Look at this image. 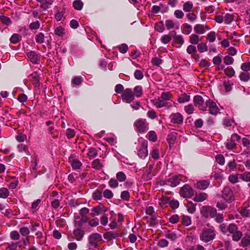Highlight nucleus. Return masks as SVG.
Here are the masks:
<instances>
[{
    "label": "nucleus",
    "instance_id": "c756f323",
    "mask_svg": "<svg viewBox=\"0 0 250 250\" xmlns=\"http://www.w3.org/2000/svg\"><path fill=\"white\" fill-rule=\"evenodd\" d=\"M146 138L150 141L155 142L157 139V136L155 131H150L146 135Z\"/></svg>",
    "mask_w": 250,
    "mask_h": 250
},
{
    "label": "nucleus",
    "instance_id": "0eeeda50",
    "mask_svg": "<svg viewBox=\"0 0 250 250\" xmlns=\"http://www.w3.org/2000/svg\"><path fill=\"white\" fill-rule=\"evenodd\" d=\"M216 209L211 207L204 206L202 207L201 213L206 218H213L216 215Z\"/></svg>",
    "mask_w": 250,
    "mask_h": 250
},
{
    "label": "nucleus",
    "instance_id": "f3484780",
    "mask_svg": "<svg viewBox=\"0 0 250 250\" xmlns=\"http://www.w3.org/2000/svg\"><path fill=\"white\" fill-rule=\"evenodd\" d=\"M68 161L74 169H80L82 166L81 162L77 159H75L73 157H69Z\"/></svg>",
    "mask_w": 250,
    "mask_h": 250
},
{
    "label": "nucleus",
    "instance_id": "a19ab883",
    "mask_svg": "<svg viewBox=\"0 0 250 250\" xmlns=\"http://www.w3.org/2000/svg\"><path fill=\"white\" fill-rule=\"evenodd\" d=\"M239 77L242 81L248 82L250 79V74L247 72H241Z\"/></svg>",
    "mask_w": 250,
    "mask_h": 250
},
{
    "label": "nucleus",
    "instance_id": "f03ea898",
    "mask_svg": "<svg viewBox=\"0 0 250 250\" xmlns=\"http://www.w3.org/2000/svg\"><path fill=\"white\" fill-rule=\"evenodd\" d=\"M187 177L183 175L173 176L161 182V185H167L175 187L179 184L180 181L185 182L187 181Z\"/></svg>",
    "mask_w": 250,
    "mask_h": 250
},
{
    "label": "nucleus",
    "instance_id": "e2e57ef3",
    "mask_svg": "<svg viewBox=\"0 0 250 250\" xmlns=\"http://www.w3.org/2000/svg\"><path fill=\"white\" fill-rule=\"evenodd\" d=\"M130 198V194L128 191L124 190L121 192V198L124 200L128 201Z\"/></svg>",
    "mask_w": 250,
    "mask_h": 250
},
{
    "label": "nucleus",
    "instance_id": "72a5a7b5",
    "mask_svg": "<svg viewBox=\"0 0 250 250\" xmlns=\"http://www.w3.org/2000/svg\"><path fill=\"white\" fill-rule=\"evenodd\" d=\"M187 210L190 213H193L196 210V204L192 202L188 201L187 205Z\"/></svg>",
    "mask_w": 250,
    "mask_h": 250
},
{
    "label": "nucleus",
    "instance_id": "de8ad7c7",
    "mask_svg": "<svg viewBox=\"0 0 250 250\" xmlns=\"http://www.w3.org/2000/svg\"><path fill=\"white\" fill-rule=\"evenodd\" d=\"M36 42L39 43H42L44 42V34L41 32L38 34L35 38Z\"/></svg>",
    "mask_w": 250,
    "mask_h": 250
},
{
    "label": "nucleus",
    "instance_id": "774afa93",
    "mask_svg": "<svg viewBox=\"0 0 250 250\" xmlns=\"http://www.w3.org/2000/svg\"><path fill=\"white\" fill-rule=\"evenodd\" d=\"M241 69L245 72L250 70V62L242 63L241 65Z\"/></svg>",
    "mask_w": 250,
    "mask_h": 250
},
{
    "label": "nucleus",
    "instance_id": "58836bf2",
    "mask_svg": "<svg viewBox=\"0 0 250 250\" xmlns=\"http://www.w3.org/2000/svg\"><path fill=\"white\" fill-rule=\"evenodd\" d=\"M225 74L229 78L233 77L235 74V71L231 67H227L224 69Z\"/></svg>",
    "mask_w": 250,
    "mask_h": 250
},
{
    "label": "nucleus",
    "instance_id": "ea45409f",
    "mask_svg": "<svg viewBox=\"0 0 250 250\" xmlns=\"http://www.w3.org/2000/svg\"><path fill=\"white\" fill-rule=\"evenodd\" d=\"M83 3L80 0H75L73 3L74 8L77 10H81L83 7Z\"/></svg>",
    "mask_w": 250,
    "mask_h": 250
},
{
    "label": "nucleus",
    "instance_id": "c03bdc74",
    "mask_svg": "<svg viewBox=\"0 0 250 250\" xmlns=\"http://www.w3.org/2000/svg\"><path fill=\"white\" fill-rule=\"evenodd\" d=\"M102 208L100 206H96L94 207L92 209V211L93 212L91 213V216L93 217L95 215H99L102 211Z\"/></svg>",
    "mask_w": 250,
    "mask_h": 250
},
{
    "label": "nucleus",
    "instance_id": "69168bd1",
    "mask_svg": "<svg viewBox=\"0 0 250 250\" xmlns=\"http://www.w3.org/2000/svg\"><path fill=\"white\" fill-rule=\"evenodd\" d=\"M238 174L236 175H231L229 177V180L230 182L232 183H236L238 182V179H239V177L238 176Z\"/></svg>",
    "mask_w": 250,
    "mask_h": 250
},
{
    "label": "nucleus",
    "instance_id": "7c9ffc66",
    "mask_svg": "<svg viewBox=\"0 0 250 250\" xmlns=\"http://www.w3.org/2000/svg\"><path fill=\"white\" fill-rule=\"evenodd\" d=\"M21 40V36L18 34H14L10 38V41L12 43H17Z\"/></svg>",
    "mask_w": 250,
    "mask_h": 250
},
{
    "label": "nucleus",
    "instance_id": "5fc2aeb1",
    "mask_svg": "<svg viewBox=\"0 0 250 250\" xmlns=\"http://www.w3.org/2000/svg\"><path fill=\"white\" fill-rule=\"evenodd\" d=\"M10 238L13 240H18L20 239V235L19 232L16 230L12 231L10 234Z\"/></svg>",
    "mask_w": 250,
    "mask_h": 250
},
{
    "label": "nucleus",
    "instance_id": "49530a36",
    "mask_svg": "<svg viewBox=\"0 0 250 250\" xmlns=\"http://www.w3.org/2000/svg\"><path fill=\"white\" fill-rule=\"evenodd\" d=\"M184 110L188 114L190 115L194 112L195 109L192 104H189L185 106Z\"/></svg>",
    "mask_w": 250,
    "mask_h": 250
},
{
    "label": "nucleus",
    "instance_id": "423d86ee",
    "mask_svg": "<svg viewBox=\"0 0 250 250\" xmlns=\"http://www.w3.org/2000/svg\"><path fill=\"white\" fill-rule=\"evenodd\" d=\"M194 190L188 185L183 186L180 190V194L184 198H190L194 194Z\"/></svg>",
    "mask_w": 250,
    "mask_h": 250
},
{
    "label": "nucleus",
    "instance_id": "79ce46f5",
    "mask_svg": "<svg viewBox=\"0 0 250 250\" xmlns=\"http://www.w3.org/2000/svg\"><path fill=\"white\" fill-rule=\"evenodd\" d=\"M182 224L186 226H189L191 223V218L189 216L183 215L182 217Z\"/></svg>",
    "mask_w": 250,
    "mask_h": 250
},
{
    "label": "nucleus",
    "instance_id": "680f3d73",
    "mask_svg": "<svg viewBox=\"0 0 250 250\" xmlns=\"http://www.w3.org/2000/svg\"><path fill=\"white\" fill-rule=\"evenodd\" d=\"M225 22L226 24H229L233 20V17L230 14H226L224 17Z\"/></svg>",
    "mask_w": 250,
    "mask_h": 250
},
{
    "label": "nucleus",
    "instance_id": "338daca9",
    "mask_svg": "<svg viewBox=\"0 0 250 250\" xmlns=\"http://www.w3.org/2000/svg\"><path fill=\"white\" fill-rule=\"evenodd\" d=\"M88 225L92 227H96L99 225V220L98 218H95L91 220H88Z\"/></svg>",
    "mask_w": 250,
    "mask_h": 250
},
{
    "label": "nucleus",
    "instance_id": "5701e85b",
    "mask_svg": "<svg viewBox=\"0 0 250 250\" xmlns=\"http://www.w3.org/2000/svg\"><path fill=\"white\" fill-rule=\"evenodd\" d=\"M27 56L30 61L33 63H37L39 60L37 54L33 51L29 52L27 54Z\"/></svg>",
    "mask_w": 250,
    "mask_h": 250
},
{
    "label": "nucleus",
    "instance_id": "4468645a",
    "mask_svg": "<svg viewBox=\"0 0 250 250\" xmlns=\"http://www.w3.org/2000/svg\"><path fill=\"white\" fill-rule=\"evenodd\" d=\"M75 239L78 241L82 240L84 235V231L81 228L77 227L73 231Z\"/></svg>",
    "mask_w": 250,
    "mask_h": 250
},
{
    "label": "nucleus",
    "instance_id": "8fccbe9b",
    "mask_svg": "<svg viewBox=\"0 0 250 250\" xmlns=\"http://www.w3.org/2000/svg\"><path fill=\"white\" fill-rule=\"evenodd\" d=\"M241 246L246 247L250 245V236L244 237L241 240Z\"/></svg>",
    "mask_w": 250,
    "mask_h": 250
},
{
    "label": "nucleus",
    "instance_id": "c85d7f7f",
    "mask_svg": "<svg viewBox=\"0 0 250 250\" xmlns=\"http://www.w3.org/2000/svg\"><path fill=\"white\" fill-rule=\"evenodd\" d=\"M248 207L243 206L239 210L242 216L247 217L250 216V210L248 209Z\"/></svg>",
    "mask_w": 250,
    "mask_h": 250
},
{
    "label": "nucleus",
    "instance_id": "7ed1b4c3",
    "mask_svg": "<svg viewBox=\"0 0 250 250\" xmlns=\"http://www.w3.org/2000/svg\"><path fill=\"white\" fill-rule=\"evenodd\" d=\"M214 228L213 227H205L200 235V239L204 242H208L214 239Z\"/></svg>",
    "mask_w": 250,
    "mask_h": 250
},
{
    "label": "nucleus",
    "instance_id": "a878e982",
    "mask_svg": "<svg viewBox=\"0 0 250 250\" xmlns=\"http://www.w3.org/2000/svg\"><path fill=\"white\" fill-rule=\"evenodd\" d=\"M91 165L92 167L96 170H101L103 167V164L99 159H95L92 162Z\"/></svg>",
    "mask_w": 250,
    "mask_h": 250
},
{
    "label": "nucleus",
    "instance_id": "393cba45",
    "mask_svg": "<svg viewBox=\"0 0 250 250\" xmlns=\"http://www.w3.org/2000/svg\"><path fill=\"white\" fill-rule=\"evenodd\" d=\"M98 155V150L96 148L90 147L88 149L87 155L89 159L96 157Z\"/></svg>",
    "mask_w": 250,
    "mask_h": 250
},
{
    "label": "nucleus",
    "instance_id": "09e8293b",
    "mask_svg": "<svg viewBox=\"0 0 250 250\" xmlns=\"http://www.w3.org/2000/svg\"><path fill=\"white\" fill-rule=\"evenodd\" d=\"M38 163V159L36 156H34L32 157L31 161V167L33 171L37 170V166Z\"/></svg>",
    "mask_w": 250,
    "mask_h": 250
},
{
    "label": "nucleus",
    "instance_id": "473e14b6",
    "mask_svg": "<svg viewBox=\"0 0 250 250\" xmlns=\"http://www.w3.org/2000/svg\"><path fill=\"white\" fill-rule=\"evenodd\" d=\"M193 3L190 1H187L183 4V10L186 12H189L193 8Z\"/></svg>",
    "mask_w": 250,
    "mask_h": 250
},
{
    "label": "nucleus",
    "instance_id": "13d9d810",
    "mask_svg": "<svg viewBox=\"0 0 250 250\" xmlns=\"http://www.w3.org/2000/svg\"><path fill=\"white\" fill-rule=\"evenodd\" d=\"M237 226L234 224H230L228 226V232H230V233H234L236 231H237Z\"/></svg>",
    "mask_w": 250,
    "mask_h": 250
},
{
    "label": "nucleus",
    "instance_id": "20e7f679",
    "mask_svg": "<svg viewBox=\"0 0 250 250\" xmlns=\"http://www.w3.org/2000/svg\"><path fill=\"white\" fill-rule=\"evenodd\" d=\"M135 130L140 133H144L148 129V124L146 119H139L134 123Z\"/></svg>",
    "mask_w": 250,
    "mask_h": 250
},
{
    "label": "nucleus",
    "instance_id": "b1692460",
    "mask_svg": "<svg viewBox=\"0 0 250 250\" xmlns=\"http://www.w3.org/2000/svg\"><path fill=\"white\" fill-rule=\"evenodd\" d=\"M181 30L183 34L188 35L191 32L192 26L188 23H184L181 27Z\"/></svg>",
    "mask_w": 250,
    "mask_h": 250
},
{
    "label": "nucleus",
    "instance_id": "bb28decb",
    "mask_svg": "<svg viewBox=\"0 0 250 250\" xmlns=\"http://www.w3.org/2000/svg\"><path fill=\"white\" fill-rule=\"evenodd\" d=\"M200 40L199 36L196 34H192L189 36V42L192 44H198Z\"/></svg>",
    "mask_w": 250,
    "mask_h": 250
},
{
    "label": "nucleus",
    "instance_id": "f8f14e48",
    "mask_svg": "<svg viewBox=\"0 0 250 250\" xmlns=\"http://www.w3.org/2000/svg\"><path fill=\"white\" fill-rule=\"evenodd\" d=\"M207 108L208 107L209 113L211 115H216L219 112V109L216 103L210 100L206 102Z\"/></svg>",
    "mask_w": 250,
    "mask_h": 250
},
{
    "label": "nucleus",
    "instance_id": "c9c22d12",
    "mask_svg": "<svg viewBox=\"0 0 250 250\" xmlns=\"http://www.w3.org/2000/svg\"><path fill=\"white\" fill-rule=\"evenodd\" d=\"M165 237L171 241H175L177 238V234L171 231H167L165 234Z\"/></svg>",
    "mask_w": 250,
    "mask_h": 250
},
{
    "label": "nucleus",
    "instance_id": "ddd939ff",
    "mask_svg": "<svg viewBox=\"0 0 250 250\" xmlns=\"http://www.w3.org/2000/svg\"><path fill=\"white\" fill-rule=\"evenodd\" d=\"M169 118L171 123L174 124H181L183 122V117L180 113L171 114Z\"/></svg>",
    "mask_w": 250,
    "mask_h": 250
},
{
    "label": "nucleus",
    "instance_id": "1a4fd4ad",
    "mask_svg": "<svg viewBox=\"0 0 250 250\" xmlns=\"http://www.w3.org/2000/svg\"><path fill=\"white\" fill-rule=\"evenodd\" d=\"M102 240L101 235L97 233H94L90 235L88 237L89 245L95 248H98V243Z\"/></svg>",
    "mask_w": 250,
    "mask_h": 250
},
{
    "label": "nucleus",
    "instance_id": "aec40b11",
    "mask_svg": "<svg viewBox=\"0 0 250 250\" xmlns=\"http://www.w3.org/2000/svg\"><path fill=\"white\" fill-rule=\"evenodd\" d=\"M173 40L174 43L178 45V46H175L178 48H180L184 43V40L181 35H175L173 36Z\"/></svg>",
    "mask_w": 250,
    "mask_h": 250
},
{
    "label": "nucleus",
    "instance_id": "bf43d9fd",
    "mask_svg": "<svg viewBox=\"0 0 250 250\" xmlns=\"http://www.w3.org/2000/svg\"><path fill=\"white\" fill-rule=\"evenodd\" d=\"M82 82V78L80 77H75L74 78L71 82L72 84L73 85H80Z\"/></svg>",
    "mask_w": 250,
    "mask_h": 250
},
{
    "label": "nucleus",
    "instance_id": "cd10ccee",
    "mask_svg": "<svg viewBox=\"0 0 250 250\" xmlns=\"http://www.w3.org/2000/svg\"><path fill=\"white\" fill-rule=\"evenodd\" d=\"M190 99V97L189 95H187L186 93L183 94L181 95L178 99V102L179 103L182 104L186 102H188L189 101Z\"/></svg>",
    "mask_w": 250,
    "mask_h": 250
},
{
    "label": "nucleus",
    "instance_id": "dca6fc26",
    "mask_svg": "<svg viewBox=\"0 0 250 250\" xmlns=\"http://www.w3.org/2000/svg\"><path fill=\"white\" fill-rule=\"evenodd\" d=\"M209 28L207 25L204 24H197L194 26V31L197 34H204L206 30H209Z\"/></svg>",
    "mask_w": 250,
    "mask_h": 250
},
{
    "label": "nucleus",
    "instance_id": "f704fd0d",
    "mask_svg": "<svg viewBox=\"0 0 250 250\" xmlns=\"http://www.w3.org/2000/svg\"><path fill=\"white\" fill-rule=\"evenodd\" d=\"M17 148L20 152H24L27 155H29L27 146L21 144L18 146Z\"/></svg>",
    "mask_w": 250,
    "mask_h": 250
},
{
    "label": "nucleus",
    "instance_id": "39448f33",
    "mask_svg": "<svg viewBox=\"0 0 250 250\" xmlns=\"http://www.w3.org/2000/svg\"><path fill=\"white\" fill-rule=\"evenodd\" d=\"M147 141L143 140L138 146L137 155L141 159H145L148 155Z\"/></svg>",
    "mask_w": 250,
    "mask_h": 250
},
{
    "label": "nucleus",
    "instance_id": "603ef678",
    "mask_svg": "<svg viewBox=\"0 0 250 250\" xmlns=\"http://www.w3.org/2000/svg\"><path fill=\"white\" fill-rule=\"evenodd\" d=\"M0 20L2 23L6 25H9L11 23L10 19L5 16L2 15L0 16Z\"/></svg>",
    "mask_w": 250,
    "mask_h": 250
},
{
    "label": "nucleus",
    "instance_id": "0e129e2a",
    "mask_svg": "<svg viewBox=\"0 0 250 250\" xmlns=\"http://www.w3.org/2000/svg\"><path fill=\"white\" fill-rule=\"evenodd\" d=\"M103 196L105 198L111 199L113 196V193L110 190L106 189L104 191Z\"/></svg>",
    "mask_w": 250,
    "mask_h": 250
},
{
    "label": "nucleus",
    "instance_id": "4be33fe9",
    "mask_svg": "<svg viewBox=\"0 0 250 250\" xmlns=\"http://www.w3.org/2000/svg\"><path fill=\"white\" fill-rule=\"evenodd\" d=\"M119 236V234L114 231L106 232L104 234V238L105 239L111 240L113 239H115Z\"/></svg>",
    "mask_w": 250,
    "mask_h": 250
},
{
    "label": "nucleus",
    "instance_id": "f257e3e1",
    "mask_svg": "<svg viewBox=\"0 0 250 250\" xmlns=\"http://www.w3.org/2000/svg\"><path fill=\"white\" fill-rule=\"evenodd\" d=\"M172 98V95L170 92H163L160 97L151 100V103L157 108L165 107L168 109L172 107L171 103L168 102L171 100Z\"/></svg>",
    "mask_w": 250,
    "mask_h": 250
},
{
    "label": "nucleus",
    "instance_id": "a211bd4d",
    "mask_svg": "<svg viewBox=\"0 0 250 250\" xmlns=\"http://www.w3.org/2000/svg\"><path fill=\"white\" fill-rule=\"evenodd\" d=\"M208 195L207 193L204 192H201L199 193H196L193 200L197 202H201L207 199Z\"/></svg>",
    "mask_w": 250,
    "mask_h": 250
},
{
    "label": "nucleus",
    "instance_id": "2eb2a0df",
    "mask_svg": "<svg viewBox=\"0 0 250 250\" xmlns=\"http://www.w3.org/2000/svg\"><path fill=\"white\" fill-rule=\"evenodd\" d=\"M88 221V218L87 217H75V219L74 220V225L76 227L81 228L83 227V224Z\"/></svg>",
    "mask_w": 250,
    "mask_h": 250
},
{
    "label": "nucleus",
    "instance_id": "6e6552de",
    "mask_svg": "<svg viewBox=\"0 0 250 250\" xmlns=\"http://www.w3.org/2000/svg\"><path fill=\"white\" fill-rule=\"evenodd\" d=\"M222 198L228 203H231L234 200V197L232 191L229 187L224 188L222 194Z\"/></svg>",
    "mask_w": 250,
    "mask_h": 250
},
{
    "label": "nucleus",
    "instance_id": "6ab92c4d",
    "mask_svg": "<svg viewBox=\"0 0 250 250\" xmlns=\"http://www.w3.org/2000/svg\"><path fill=\"white\" fill-rule=\"evenodd\" d=\"M209 183L208 180H201L196 183L195 187L200 189H206L208 187Z\"/></svg>",
    "mask_w": 250,
    "mask_h": 250
},
{
    "label": "nucleus",
    "instance_id": "4c0bfd02",
    "mask_svg": "<svg viewBox=\"0 0 250 250\" xmlns=\"http://www.w3.org/2000/svg\"><path fill=\"white\" fill-rule=\"evenodd\" d=\"M238 176L240 179L245 182L250 181V172H245L243 174H238Z\"/></svg>",
    "mask_w": 250,
    "mask_h": 250
},
{
    "label": "nucleus",
    "instance_id": "052dcab7",
    "mask_svg": "<svg viewBox=\"0 0 250 250\" xmlns=\"http://www.w3.org/2000/svg\"><path fill=\"white\" fill-rule=\"evenodd\" d=\"M40 23L38 21L31 22L29 25V27L31 30L38 29L40 28Z\"/></svg>",
    "mask_w": 250,
    "mask_h": 250
},
{
    "label": "nucleus",
    "instance_id": "4d7b16f0",
    "mask_svg": "<svg viewBox=\"0 0 250 250\" xmlns=\"http://www.w3.org/2000/svg\"><path fill=\"white\" fill-rule=\"evenodd\" d=\"M155 29L159 32H162L164 30L163 22L160 21L156 23L155 25Z\"/></svg>",
    "mask_w": 250,
    "mask_h": 250
},
{
    "label": "nucleus",
    "instance_id": "3c124183",
    "mask_svg": "<svg viewBox=\"0 0 250 250\" xmlns=\"http://www.w3.org/2000/svg\"><path fill=\"white\" fill-rule=\"evenodd\" d=\"M116 178L119 182H122L126 179V175L123 172H118L116 174Z\"/></svg>",
    "mask_w": 250,
    "mask_h": 250
},
{
    "label": "nucleus",
    "instance_id": "2f4dec72",
    "mask_svg": "<svg viewBox=\"0 0 250 250\" xmlns=\"http://www.w3.org/2000/svg\"><path fill=\"white\" fill-rule=\"evenodd\" d=\"M9 191L7 188H0V198L3 199L7 198L9 195Z\"/></svg>",
    "mask_w": 250,
    "mask_h": 250
},
{
    "label": "nucleus",
    "instance_id": "a18cd8bd",
    "mask_svg": "<svg viewBox=\"0 0 250 250\" xmlns=\"http://www.w3.org/2000/svg\"><path fill=\"white\" fill-rule=\"evenodd\" d=\"M92 197L94 200L96 201L102 200V192L99 190H96L92 194Z\"/></svg>",
    "mask_w": 250,
    "mask_h": 250
},
{
    "label": "nucleus",
    "instance_id": "412c9836",
    "mask_svg": "<svg viewBox=\"0 0 250 250\" xmlns=\"http://www.w3.org/2000/svg\"><path fill=\"white\" fill-rule=\"evenodd\" d=\"M29 80L32 82L33 84L36 87H39L40 85L39 78L38 75L35 73L29 75Z\"/></svg>",
    "mask_w": 250,
    "mask_h": 250
},
{
    "label": "nucleus",
    "instance_id": "37998d69",
    "mask_svg": "<svg viewBox=\"0 0 250 250\" xmlns=\"http://www.w3.org/2000/svg\"><path fill=\"white\" fill-rule=\"evenodd\" d=\"M134 94L137 97H140L143 94V89L141 86H136L134 88Z\"/></svg>",
    "mask_w": 250,
    "mask_h": 250
},
{
    "label": "nucleus",
    "instance_id": "9d476101",
    "mask_svg": "<svg viewBox=\"0 0 250 250\" xmlns=\"http://www.w3.org/2000/svg\"><path fill=\"white\" fill-rule=\"evenodd\" d=\"M122 97L123 101L127 103H130L134 99V94L131 89L126 88L123 91Z\"/></svg>",
    "mask_w": 250,
    "mask_h": 250
},
{
    "label": "nucleus",
    "instance_id": "6e6d98bb",
    "mask_svg": "<svg viewBox=\"0 0 250 250\" xmlns=\"http://www.w3.org/2000/svg\"><path fill=\"white\" fill-rule=\"evenodd\" d=\"M197 48L201 53L206 52L208 50V47L206 44L204 43H198L197 45Z\"/></svg>",
    "mask_w": 250,
    "mask_h": 250
},
{
    "label": "nucleus",
    "instance_id": "864d4df0",
    "mask_svg": "<svg viewBox=\"0 0 250 250\" xmlns=\"http://www.w3.org/2000/svg\"><path fill=\"white\" fill-rule=\"evenodd\" d=\"M234 62V59L229 56H226L224 58V62L226 65H230Z\"/></svg>",
    "mask_w": 250,
    "mask_h": 250
},
{
    "label": "nucleus",
    "instance_id": "e433bc0d",
    "mask_svg": "<svg viewBox=\"0 0 250 250\" xmlns=\"http://www.w3.org/2000/svg\"><path fill=\"white\" fill-rule=\"evenodd\" d=\"M40 6L41 8L43 10H46L49 8V6L52 4L53 2V0H44Z\"/></svg>",
    "mask_w": 250,
    "mask_h": 250
},
{
    "label": "nucleus",
    "instance_id": "9b49d317",
    "mask_svg": "<svg viewBox=\"0 0 250 250\" xmlns=\"http://www.w3.org/2000/svg\"><path fill=\"white\" fill-rule=\"evenodd\" d=\"M194 105L198 107L200 110L203 111L207 110V106L204 105V100L203 97L200 95H196L193 98Z\"/></svg>",
    "mask_w": 250,
    "mask_h": 250
}]
</instances>
